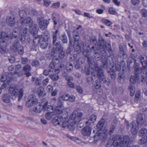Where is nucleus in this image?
<instances>
[{
    "instance_id": "nucleus-1",
    "label": "nucleus",
    "mask_w": 147,
    "mask_h": 147,
    "mask_svg": "<svg viewBox=\"0 0 147 147\" xmlns=\"http://www.w3.org/2000/svg\"><path fill=\"white\" fill-rule=\"evenodd\" d=\"M63 101L59 98V101L57 103L56 107V123L59 125L62 122L63 127H64L67 126L69 128L71 124H68V119L67 116L63 115L62 113L65 111L63 105Z\"/></svg>"
},
{
    "instance_id": "nucleus-2",
    "label": "nucleus",
    "mask_w": 147,
    "mask_h": 147,
    "mask_svg": "<svg viewBox=\"0 0 147 147\" xmlns=\"http://www.w3.org/2000/svg\"><path fill=\"white\" fill-rule=\"evenodd\" d=\"M19 16L20 17V23L26 26H28L29 28L30 32L33 36H35L38 32V29L36 25L33 24L31 18L28 17L26 19H25L24 17L26 16V13L23 11H20L19 12Z\"/></svg>"
},
{
    "instance_id": "nucleus-3",
    "label": "nucleus",
    "mask_w": 147,
    "mask_h": 147,
    "mask_svg": "<svg viewBox=\"0 0 147 147\" xmlns=\"http://www.w3.org/2000/svg\"><path fill=\"white\" fill-rule=\"evenodd\" d=\"M18 36L16 34H10L9 35L5 32H2L0 35V51L2 54H4L6 52V47L10 42V40L14 37L16 39Z\"/></svg>"
},
{
    "instance_id": "nucleus-4",
    "label": "nucleus",
    "mask_w": 147,
    "mask_h": 147,
    "mask_svg": "<svg viewBox=\"0 0 147 147\" xmlns=\"http://www.w3.org/2000/svg\"><path fill=\"white\" fill-rule=\"evenodd\" d=\"M49 38V34L47 31H45L41 36L34 38L33 40L34 47L31 48V50L32 51L34 50H36L35 49L36 47L39 44L40 41H41L40 46V47L42 49H46L48 45L47 41Z\"/></svg>"
},
{
    "instance_id": "nucleus-5",
    "label": "nucleus",
    "mask_w": 147,
    "mask_h": 147,
    "mask_svg": "<svg viewBox=\"0 0 147 147\" xmlns=\"http://www.w3.org/2000/svg\"><path fill=\"white\" fill-rule=\"evenodd\" d=\"M133 139L130 138L128 136H124L120 137L117 141H114L111 142V143L108 142V144L110 145V146L115 147H128L131 143L133 141Z\"/></svg>"
},
{
    "instance_id": "nucleus-6",
    "label": "nucleus",
    "mask_w": 147,
    "mask_h": 147,
    "mask_svg": "<svg viewBox=\"0 0 147 147\" xmlns=\"http://www.w3.org/2000/svg\"><path fill=\"white\" fill-rule=\"evenodd\" d=\"M88 63L90 65V67L93 65V69H94L95 70L97 71L98 76L100 82L102 83H105L107 85L110 84V80L109 79H106L105 77L103 75V71L102 69L99 68L97 63H95L92 60L93 59L90 57H88L87 58Z\"/></svg>"
},
{
    "instance_id": "nucleus-7",
    "label": "nucleus",
    "mask_w": 147,
    "mask_h": 147,
    "mask_svg": "<svg viewBox=\"0 0 147 147\" xmlns=\"http://www.w3.org/2000/svg\"><path fill=\"white\" fill-rule=\"evenodd\" d=\"M9 93L13 96L18 97V100L19 101L22 97L23 94V90L22 88L19 89L18 86L15 85H11L9 89Z\"/></svg>"
},
{
    "instance_id": "nucleus-8",
    "label": "nucleus",
    "mask_w": 147,
    "mask_h": 147,
    "mask_svg": "<svg viewBox=\"0 0 147 147\" xmlns=\"http://www.w3.org/2000/svg\"><path fill=\"white\" fill-rule=\"evenodd\" d=\"M82 115V113L80 112L78 109H76L73 111L71 115L70 116L69 118L71 120H74L71 122L73 123L71 125V127L72 128L71 130H73V126L74 124L78 123L81 121Z\"/></svg>"
},
{
    "instance_id": "nucleus-9",
    "label": "nucleus",
    "mask_w": 147,
    "mask_h": 147,
    "mask_svg": "<svg viewBox=\"0 0 147 147\" xmlns=\"http://www.w3.org/2000/svg\"><path fill=\"white\" fill-rule=\"evenodd\" d=\"M38 101L37 99L36 98L34 95H30L28 97V100L26 102V106L28 107H31L34 104L37 103Z\"/></svg>"
},
{
    "instance_id": "nucleus-10",
    "label": "nucleus",
    "mask_w": 147,
    "mask_h": 147,
    "mask_svg": "<svg viewBox=\"0 0 147 147\" xmlns=\"http://www.w3.org/2000/svg\"><path fill=\"white\" fill-rule=\"evenodd\" d=\"M39 27L42 30L46 29L49 24V22L47 20H44L42 18H40L38 19Z\"/></svg>"
},
{
    "instance_id": "nucleus-11",
    "label": "nucleus",
    "mask_w": 147,
    "mask_h": 147,
    "mask_svg": "<svg viewBox=\"0 0 147 147\" xmlns=\"http://www.w3.org/2000/svg\"><path fill=\"white\" fill-rule=\"evenodd\" d=\"M48 104V102L47 101L45 102L44 104L42 106H41L40 103H37L35 108V112L37 113H40L42 111V109L45 110L46 109Z\"/></svg>"
},
{
    "instance_id": "nucleus-12",
    "label": "nucleus",
    "mask_w": 147,
    "mask_h": 147,
    "mask_svg": "<svg viewBox=\"0 0 147 147\" xmlns=\"http://www.w3.org/2000/svg\"><path fill=\"white\" fill-rule=\"evenodd\" d=\"M127 129L130 128L133 135H135L137 134L138 130L135 122L132 121L130 124H127Z\"/></svg>"
},
{
    "instance_id": "nucleus-13",
    "label": "nucleus",
    "mask_w": 147,
    "mask_h": 147,
    "mask_svg": "<svg viewBox=\"0 0 147 147\" xmlns=\"http://www.w3.org/2000/svg\"><path fill=\"white\" fill-rule=\"evenodd\" d=\"M145 116L144 114H140L138 115L137 118V122L139 125H142L147 124V121L145 120Z\"/></svg>"
},
{
    "instance_id": "nucleus-14",
    "label": "nucleus",
    "mask_w": 147,
    "mask_h": 147,
    "mask_svg": "<svg viewBox=\"0 0 147 147\" xmlns=\"http://www.w3.org/2000/svg\"><path fill=\"white\" fill-rule=\"evenodd\" d=\"M46 118L48 120H50L52 119V123L53 124L55 125L54 122L55 118V112H47L46 113L45 115Z\"/></svg>"
},
{
    "instance_id": "nucleus-15",
    "label": "nucleus",
    "mask_w": 147,
    "mask_h": 147,
    "mask_svg": "<svg viewBox=\"0 0 147 147\" xmlns=\"http://www.w3.org/2000/svg\"><path fill=\"white\" fill-rule=\"evenodd\" d=\"M28 29L27 28H24L23 31L21 32H20V33L21 34L20 35V34H19V37L20 39V41L22 42L25 39V36L28 35Z\"/></svg>"
},
{
    "instance_id": "nucleus-16",
    "label": "nucleus",
    "mask_w": 147,
    "mask_h": 147,
    "mask_svg": "<svg viewBox=\"0 0 147 147\" xmlns=\"http://www.w3.org/2000/svg\"><path fill=\"white\" fill-rule=\"evenodd\" d=\"M15 19V18L13 17L8 16L6 19V22L8 26H13L16 22Z\"/></svg>"
},
{
    "instance_id": "nucleus-17",
    "label": "nucleus",
    "mask_w": 147,
    "mask_h": 147,
    "mask_svg": "<svg viewBox=\"0 0 147 147\" xmlns=\"http://www.w3.org/2000/svg\"><path fill=\"white\" fill-rule=\"evenodd\" d=\"M1 100L5 103H9L11 102V97L8 94H4L2 95Z\"/></svg>"
},
{
    "instance_id": "nucleus-18",
    "label": "nucleus",
    "mask_w": 147,
    "mask_h": 147,
    "mask_svg": "<svg viewBox=\"0 0 147 147\" xmlns=\"http://www.w3.org/2000/svg\"><path fill=\"white\" fill-rule=\"evenodd\" d=\"M140 59L143 66V69H144L146 68H147V57L141 56L140 57Z\"/></svg>"
},
{
    "instance_id": "nucleus-19",
    "label": "nucleus",
    "mask_w": 147,
    "mask_h": 147,
    "mask_svg": "<svg viewBox=\"0 0 147 147\" xmlns=\"http://www.w3.org/2000/svg\"><path fill=\"white\" fill-rule=\"evenodd\" d=\"M91 129L90 127L88 126L86 127L82 131V135L84 136H88L90 135L91 132Z\"/></svg>"
},
{
    "instance_id": "nucleus-20",
    "label": "nucleus",
    "mask_w": 147,
    "mask_h": 147,
    "mask_svg": "<svg viewBox=\"0 0 147 147\" xmlns=\"http://www.w3.org/2000/svg\"><path fill=\"white\" fill-rule=\"evenodd\" d=\"M22 74H23L21 72H15L14 74L13 75H12V78H10L9 79V80H8L7 79H6V80H7V82H9L12 81V80H14V78H13L14 77H16L17 76H18L19 77L21 76L22 75ZM11 75H12V74H8V76H10Z\"/></svg>"
},
{
    "instance_id": "nucleus-21",
    "label": "nucleus",
    "mask_w": 147,
    "mask_h": 147,
    "mask_svg": "<svg viewBox=\"0 0 147 147\" xmlns=\"http://www.w3.org/2000/svg\"><path fill=\"white\" fill-rule=\"evenodd\" d=\"M44 88L42 86H40L39 87L37 90L38 94L39 96H45L46 95V93H44ZM45 92V91H44Z\"/></svg>"
},
{
    "instance_id": "nucleus-22",
    "label": "nucleus",
    "mask_w": 147,
    "mask_h": 147,
    "mask_svg": "<svg viewBox=\"0 0 147 147\" xmlns=\"http://www.w3.org/2000/svg\"><path fill=\"white\" fill-rule=\"evenodd\" d=\"M75 32H76V31H74L73 32V36L74 40V43L76 45V46L79 47V40L80 39V37L77 33H76L77 34H74Z\"/></svg>"
},
{
    "instance_id": "nucleus-23",
    "label": "nucleus",
    "mask_w": 147,
    "mask_h": 147,
    "mask_svg": "<svg viewBox=\"0 0 147 147\" xmlns=\"http://www.w3.org/2000/svg\"><path fill=\"white\" fill-rule=\"evenodd\" d=\"M105 123V120L103 119H101L99 121L96 125V127L99 130H102Z\"/></svg>"
},
{
    "instance_id": "nucleus-24",
    "label": "nucleus",
    "mask_w": 147,
    "mask_h": 147,
    "mask_svg": "<svg viewBox=\"0 0 147 147\" xmlns=\"http://www.w3.org/2000/svg\"><path fill=\"white\" fill-rule=\"evenodd\" d=\"M128 90L130 92V96H133L135 93V89L134 86L133 85H130L129 88Z\"/></svg>"
},
{
    "instance_id": "nucleus-25",
    "label": "nucleus",
    "mask_w": 147,
    "mask_h": 147,
    "mask_svg": "<svg viewBox=\"0 0 147 147\" xmlns=\"http://www.w3.org/2000/svg\"><path fill=\"white\" fill-rule=\"evenodd\" d=\"M55 48L53 47L52 49L51 52L49 54V56H47V57L48 59H50L52 58L53 57V59L54 57H55Z\"/></svg>"
},
{
    "instance_id": "nucleus-26",
    "label": "nucleus",
    "mask_w": 147,
    "mask_h": 147,
    "mask_svg": "<svg viewBox=\"0 0 147 147\" xmlns=\"http://www.w3.org/2000/svg\"><path fill=\"white\" fill-rule=\"evenodd\" d=\"M55 63L54 62H51L49 66L50 71L52 72L54 74L55 72Z\"/></svg>"
},
{
    "instance_id": "nucleus-27",
    "label": "nucleus",
    "mask_w": 147,
    "mask_h": 147,
    "mask_svg": "<svg viewBox=\"0 0 147 147\" xmlns=\"http://www.w3.org/2000/svg\"><path fill=\"white\" fill-rule=\"evenodd\" d=\"M71 140L74 141L76 143L78 144H80L82 143V144H84L86 143L84 142H82L81 140L79 139L76 137H70Z\"/></svg>"
},
{
    "instance_id": "nucleus-28",
    "label": "nucleus",
    "mask_w": 147,
    "mask_h": 147,
    "mask_svg": "<svg viewBox=\"0 0 147 147\" xmlns=\"http://www.w3.org/2000/svg\"><path fill=\"white\" fill-rule=\"evenodd\" d=\"M147 142V134L142 137L140 141L139 142L140 144H143Z\"/></svg>"
},
{
    "instance_id": "nucleus-29",
    "label": "nucleus",
    "mask_w": 147,
    "mask_h": 147,
    "mask_svg": "<svg viewBox=\"0 0 147 147\" xmlns=\"http://www.w3.org/2000/svg\"><path fill=\"white\" fill-rule=\"evenodd\" d=\"M55 108L53 107V106L49 105L47 107L46 109L45 110H46L48 112H55Z\"/></svg>"
},
{
    "instance_id": "nucleus-30",
    "label": "nucleus",
    "mask_w": 147,
    "mask_h": 147,
    "mask_svg": "<svg viewBox=\"0 0 147 147\" xmlns=\"http://www.w3.org/2000/svg\"><path fill=\"white\" fill-rule=\"evenodd\" d=\"M66 68L68 72H70L73 68L72 64L70 62L67 63L66 65Z\"/></svg>"
},
{
    "instance_id": "nucleus-31",
    "label": "nucleus",
    "mask_w": 147,
    "mask_h": 147,
    "mask_svg": "<svg viewBox=\"0 0 147 147\" xmlns=\"http://www.w3.org/2000/svg\"><path fill=\"white\" fill-rule=\"evenodd\" d=\"M56 47L57 50L58 51H59L63 50V46L59 42H57L56 44Z\"/></svg>"
},
{
    "instance_id": "nucleus-32",
    "label": "nucleus",
    "mask_w": 147,
    "mask_h": 147,
    "mask_svg": "<svg viewBox=\"0 0 147 147\" xmlns=\"http://www.w3.org/2000/svg\"><path fill=\"white\" fill-rule=\"evenodd\" d=\"M138 80V78L136 76V77L131 76L130 78V82L131 83L134 84Z\"/></svg>"
},
{
    "instance_id": "nucleus-33",
    "label": "nucleus",
    "mask_w": 147,
    "mask_h": 147,
    "mask_svg": "<svg viewBox=\"0 0 147 147\" xmlns=\"http://www.w3.org/2000/svg\"><path fill=\"white\" fill-rule=\"evenodd\" d=\"M147 133V129L145 128H142L139 131V136H142Z\"/></svg>"
},
{
    "instance_id": "nucleus-34",
    "label": "nucleus",
    "mask_w": 147,
    "mask_h": 147,
    "mask_svg": "<svg viewBox=\"0 0 147 147\" xmlns=\"http://www.w3.org/2000/svg\"><path fill=\"white\" fill-rule=\"evenodd\" d=\"M69 95L67 94H65L59 97L62 100L67 101L68 100L69 98Z\"/></svg>"
},
{
    "instance_id": "nucleus-35",
    "label": "nucleus",
    "mask_w": 147,
    "mask_h": 147,
    "mask_svg": "<svg viewBox=\"0 0 147 147\" xmlns=\"http://www.w3.org/2000/svg\"><path fill=\"white\" fill-rule=\"evenodd\" d=\"M109 132L108 129L107 128L105 127L102 130V134L103 135L102 136L104 138H106Z\"/></svg>"
},
{
    "instance_id": "nucleus-36",
    "label": "nucleus",
    "mask_w": 147,
    "mask_h": 147,
    "mask_svg": "<svg viewBox=\"0 0 147 147\" xmlns=\"http://www.w3.org/2000/svg\"><path fill=\"white\" fill-rule=\"evenodd\" d=\"M102 22L103 23L108 26H110L112 24V23L111 21L107 20H103Z\"/></svg>"
},
{
    "instance_id": "nucleus-37",
    "label": "nucleus",
    "mask_w": 147,
    "mask_h": 147,
    "mask_svg": "<svg viewBox=\"0 0 147 147\" xmlns=\"http://www.w3.org/2000/svg\"><path fill=\"white\" fill-rule=\"evenodd\" d=\"M61 39L63 43H66L67 42V38L65 34H63V35H62Z\"/></svg>"
},
{
    "instance_id": "nucleus-38",
    "label": "nucleus",
    "mask_w": 147,
    "mask_h": 147,
    "mask_svg": "<svg viewBox=\"0 0 147 147\" xmlns=\"http://www.w3.org/2000/svg\"><path fill=\"white\" fill-rule=\"evenodd\" d=\"M32 81L34 82L35 84L37 86H39L40 85V83L39 80L38 78H32Z\"/></svg>"
},
{
    "instance_id": "nucleus-39",
    "label": "nucleus",
    "mask_w": 147,
    "mask_h": 147,
    "mask_svg": "<svg viewBox=\"0 0 147 147\" xmlns=\"http://www.w3.org/2000/svg\"><path fill=\"white\" fill-rule=\"evenodd\" d=\"M31 69L30 66L28 65H26L23 67V70L26 72H29Z\"/></svg>"
},
{
    "instance_id": "nucleus-40",
    "label": "nucleus",
    "mask_w": 147,
    "mask_h": 147,
    "mask_svg": "<svg viewBox=\"0 0 147 147\" xmlns=\"http://www.w3.org/2000/svg\"><path fill=\"white\" fill-rule=\"evenodd\" d=\"M59 57L60 59L63 58L65 56V52L63 51H59Z\"/></svg>"
},
{
    "instance_id": "nucleus-41",
    "label": "nucleus",
    "mask_w": 147,
    "mask_h": 147,
    "mask_svg": "<svg viewBox=\"0 0 147 147\" xmlns=\"http://www.w3.org/2000/svg\"><path fill=\"white\" fill-rule=\"evenodd\" d=\"M140 12L144 17H147V10L145 9H143L140 11Z\"/></svg>"
},
{
    "instance_id": "nucleus-42",
    "label": "nucleus",
    "mask_w": 147,
    "mask_h": 147,
    "mask_svg": "<svg viewBox=\"0 0 147 147\" xmlns=\"http://www.w3.org/2000/svg\"><path fill=\"white\" fill-rule=\"evenodd\" d=\"M109 12L111 14H115L116 13V11L115 9L113 7H110L109 8Z\"/></svg>"
},
{
    "instance_id": "nucleus-43",
    "label": "nucleus",
    "mask_w": 147,
    "mask_h": 147,
    "mask_svg": "<svg viewBox=\"0 0 147 147\" xmlns=\"http://www.w3.org/2000/svg\"><path fill=\"white\" fill-rule=\"evenodd\" d=\"M96 116L94 115H92L90 116L89 120L91 121L92 123H94L96 121Z\"/></svg>"
},
{
    "instance_id": "nucleus-44",
    "label": "nucleus",
    "mask_w": 147,
    "mask_h": 147,
    "mask_svg": "<svg viewBox=\"0 0 147 147\" xmlns=\"http://www.w3.org/2000/svg\"><path fill=\"white\" fill-rule=\"evenodd\" d=\"M18 53L20 55H22L24 53V49L22 47L20 46L18 49Z\"/></svg>"
},
{
    "instance_id": "nucleus-45",
    "label": "nucleus",
    "mask_w": 147,
    "mask_h": 147,
    "mask_svg": "<svg viewBox=\"0 0 147 147\" xmlns=\"http://www.w3.org/2000/svg\"><path fill=\"white\" fill-rule=\"evenodd\" d=\"M132 4L135 6H138L140 3V0H131Z\"/></svg>"
},
{
    "instance_id": "nucleus-46",
    "label": "nucleus",
    "mask_w": 147,
    "mask_h": 147,
    "mask_svg": "<svg viewBox=\"0 0 147 147\" xmlns=\"http://www.w3.org/2000/svg\"><path fill=\"white\" fill-rule=\"evenodd\" d=\"M141 91L139 90L136 92L135 95V98L136 99H138L141 97Z\"/></svg>"
},
{
    "instance_id": "nucleus-47",
    "label": "nucleus",
    "mask_w": 147,
    "mask_h": 147,
    "mask_svg": "<svg viewBox=\"0 0 147 147\" xmlns=\"http://www.w3.org/2000/svg\"><path fill=\"white\" fill-rule=\"evenodd\" d=\"M115 126L114 125H112L111 127L110 130L109 131V134L110 135H111L113 132Z\"/></svg>"
},
{
    "instance_id": "nucleus-48",
    "label": "nucleus",
    "mask_w": 147,
    "mask_h": 147,
    "mask_svg": "<svg viewBox=\"0 0 147 147\" xmlns=\"http://www.w3.org/2000/svg\"><path fill=\"white\" fill-rule=\"evenodd\" d=\"M53 88L52 86L51 85H48L47 88L46 90L47 91L51 92L53 90Z\"/></svg>"
},
{
    "instance_id": "nucleus-49",
    "label": "nucleus",
    "mask_w": 147,
    "mask_h": 147,
    "mask_svg": "<svg viewBox=\"0 0 147 147\" xmlns=\"http://www.w3.org/2000/svg\"><path fill=\"white\" fill-rule=\"evenodd\" d=\"M44 5L46 6H48L51 3V1L49 0H44Z\"/></svg>"
},
{
    "instance_id": "nucleus-50",
    "label": "nucleus",
    "mask_w": 147,
    "mask_h": 147,
    "mask_svg": "<svg viewBox=\"0 0 147 147\" xmlns=\"http://www.w3.org/2000/svg\"><path fill=\"white\" fill-rule=\"evenodd\" d=\"M75 98L74 96H69V98L68 100L70 102H73L75 101Z\"/></svg>"
},
{
    "instance_id": "nucleus-51",
    "label": "nucleus",
    "mask_w": 147,
    "mask_h": 147,
    "mask_svg": "<svg viewBox=\"0 0 147 147\" xmlns=\"http://www.w3.org/2000/svg\"><path fill=\"white\" fill-rule=\"evenodd\" d=\"M76 90L80 94H82L83 90L82 88L80 86H78L76 87Z\"/></svg>"
},
{
    "instance_id": "nucleus-52",
    "label": "nucleus",
    "mask_w": 147,
    "mask_h": 147,
    "mask_svg": "<svg viewBox=\"0 0 147 147\" xmlns=\"http://www.w3.org/2000/svg\"><path fill=\"white\" fill-rule=\"evenodd\" d=\"M39 65L38 61L36 60L34 61L32 63V65L33 66H36L38 65Z\"/></svg>"
},
{
    "instance_id": "nucleus-53",
    "label": "nucleus",
    "mask_w": 147,
    "mask_h": 147,
    "mask_svg": "<svg viewBox=\"0 0 147 147\" xmlns=\"http://www.w3.org/2000/svg\"><path fill=\"white\" fill-rule=\"evenodd\" d=\"M28 62V59L26 58H22V63L23 64H25Z\"/></svg>"
},
{
    "instance_id": "nucleus-54",
    "label": "nucleus",
    "mask_w": 147,
    "mask_h": 147,
    "mask_svg": "<svg viewBox=\"0 0 147 147\" xmlns=\"http://www.w3.org/2000/svg\"><path fill=\"white\" fill-rule=\"evenodd\" d=\"M113 1L116 6H119L120 4V2L118 1V0H113Z\"/></svg>"
},
{
    "instance_id": "nucleus-55",
    "label": "nucleus",
    "mask_w": 147,
    "mask_h": 147,
    "mask_svg": "<svg viewBox=\"0 0 147 147\" xmlns=\"http://www.w3.org/2000/svg\"><path fill=\"white\" fill-rule=\"evenodd\" d=\"M87 82L89 84H91L93 82L92 78L90 77H88L87 79Z\"/></svg>"
},
{
    "instance_id": "nucleus-56",
    "label": "nucleus",
    "mask_w": 147,
    "mask_h": 147,
    "mask_svg": "<svg viewBox=\"0 0 147 147\" xmlns=\"http://www.w3.org/2000/svg\"><path fill=\"white\" fill-rule=\"evenodd\" d=\"M49 82V79L48 78H47L45 79L42 81L43 84L44 85H47Z\"/></svg>"
},
{
    "instance_id": "nucleus-57",
    "label": "nucleus",
    "mask_w": 147,
    "mask_h": 147,
    "mask_svg": "<svg viewBox=\"0 0 147 147\" xmlns=\"http://www.w3.org/2000/svg\"><path fill=\"white\" fill-rule=\"evenodd\" d=\"M65 79L68 82L72 79V78L71 76H68L67 75L65 77Z\"/></svg>"
},
{
    "instance_id": "nucleus-58",
    "label": "nucleus",
    "mask_w": 147,
    "mask_h": 147,
    "mask_svg": "<svg viewBox=\"0 0 147 147\" xmlns=\"http://www.w3.org/2000/svg\"><path fill=\"white\" fill-rule=\"evenodd\" d=\"M84 16L85 17H87L89 18H93V17L90 15V13H84Z\"/></svg>"
},
{
    "instance_id": "nucleus-59",
    "label": "nucleus",
    "mask_w": 147,
    "mask_h": 147,
    "mask_svg": "<svg viewBox=\"0 0 147 147\" xmlns=\"http://www.w3.org/2000/svg\"><path fill=\"white\" fill-rule=\"evenodd\" d=\"M101 86V85L99 83L96 82V84L95 86L96 89H99Z\"/></svg>"
},
{
    "instance_id": "nucleus-60",
    "label": "nucleus",
    "mask_w": 147,
    "mask_h": 147,
    "mask_svg": "<svg viewBox=\"0 0 147 147\" xmlns=\"http://www.w3.org/2000/svg\"><path fill=\"white\" fill-rule=\"evenodd\" d=\"M96 12L98 14H102L103 12V10L101 9H98L96 10Z\"/></svg>"
},
{
    "instance_id": "nucleus-61",
    "label": "nucleus",
    "mask_w": 147,
    "mask_h": 147,
    "mask_svg": "<svg viewBox=\"0 0 147 147\" xmlns=\"http://www.w3.org/2000/svg\"><path fill=\"white\" fill-rule=\"evenodd\" d=\"M75 13L78 15H80L81 14V12L80 11L79 9H75L73 10Z\"/></svg>"
},
{
    "instance_id": "nucleus-62",
    "label": "nucleus",
    "mask_w": 147,
    "mask_h": 147,
    "mask_svg": "<svg viewBox=\"0 0 147 147\" xmlns=\"http://www.w3.org/2000/svg\"><path fill=\"white\" fill-rule=\"evenodd\" d=\"M40 121L44 124H46L47 123V121L44 119H41Z\"/></svg>"
},
{
    "instance_id": "nucleus-63",
    "label": "nucleus",
    "mask_w": 147,
    "mask_h": 147,
    "mask_svg": "<svg viewBox=\"0 0 147 147\" xmlns=\"http://www.w3.org/2000/svg\"><path fill=\"white\" fill-rule=\"evenodd\" d=\"M10 62L11 63H13L15 61V58L14 57H11L9 59Z\"/></svg>"
},
{
    "instance_id": "nucleus-64",
    "label": "nucleus",
    "mask_w": 147,
    "mask_h": 147,
    "mask_svg": "<svg viewBox=\"0 0 147 147\" xmlns=\"http://www.w3.org/2000/svg\"><path fill=\"white\" fill-rule=\"evenodd\" d=\"M142 45L145 48L147 47V41L144 40L142 42Z\"/></svg>"
}]
</instances>
